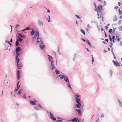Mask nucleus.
Returning <instances> with one entry per match:
<instances>
[{
    "instance_id": "1",
    "label": "nucleus",
    "mask_w": 122,
    "mask_h": 122,
    "mask_svg": "<svg viewBox=\"0 0 122 122\" xmlns=\"http://www.w3.org/2000/svg\"><path fill=\"white\" fill-rule=\"evenodd\" d=\"M75 96L76 97H75V99L76 101V102L77 104H76V107L79 108H80V106L81 105V103H80V100L79 98L78 97H80V95L75 94Z\"/></svg>"
},
{
    "instance_id": "2",
    "label": "nucleus",
    "mask_w": 122,
    "mask_h": 122,
    "mask_svg": "<svg viewBox=\"0 0 122 122\" xmlns=\"http://www.w3.org/2000/svg\"><path fill=\"white\" fill-rule=\"evenodd\" d=\"M49 114L50 118L54 121H56V118L53 116V114L50 112H49Z\"/></svg>"
},
{
    "instance_id": "3",
    "label": "nucleus",
    "mask_w": 122,
    "mask_h": 122,
    "mask_svg": "<svg viewBox=\"0 0 122 122\" xmlns=\"http://www.w3.org/2000/svg\"><path fill=\"white\" fill-rule=\"evenodd\" d=\"M18 36L22 38H25L26 37V36L25 35H22L20 33H18Z\"/></svg>"
},
{
    "instance_id": "4",
    "label": "nucleus",
    "mask_w": 122,
    "mask_h": 122,
    "mask_svg": "<svg viewBox=\"0 0 122 122\" xmlns=\"http://www.w3.org/2000/svg\"><path fill=\"white\" fill-rule=\"evenodd\" d=\"M21 50V49L20 48V47L17 46L15 50V53H17Z\"/></svg>"
},
{
    "instance_id": "5",
    "label": "nucleus",
    "mask_w": 122,
    "mask_h": 122,
    "mask_svg": "<svg viewBox=\"0 0 122 122\" xmlns=\"http://www.w3.org/2000/svg\"><path fill=\"white\" fill-rule=\"evenodd\" d=\"M17 66L19 69H21V67H22V65L21 63H18L17 64Z\"/></svg>"
},
{
    "instance_id": "6",
    "label": "nucleus",
    "mask_w": 122,
    "mask_h": 122,
    "mask_svg": "<svg viewBox=\"0 0 122 122\" xmlns=\"http://www.w3.org/2000/svg\"><path fill=\"white\" fill-rule=\"evenodd\" d=\"M20 70H18L17 71V79L19 80L20 78Z\"/></svg>"
},
{
    "instance_id": "7",
    "label": "nucleus",
    "mask_w": 122,
    "mask_h": 122,
    "mask_svg": "<svg viewBox=\"0 0 122 122\" xmlns=\"http://www.w3.org/2000/svg\"><path fill=\"white\" fill-rule=\"evenodd\" d=\"M30 30V27H26L25 29H22L21 30V31L22 32H23L24 31L27 30Z\"/></svg>"
},
{
    "instance_id": "8",
    "label": "nucleus",
    "mask_w": 122,
    "mask_h": 122,
    "mask_svg": "<svg viewBox=\"0 0 122 122\" xmlns=\"http://www.w3.org/2000/svg\"><path fill=\"white\" fill-rule=\"evenodd\" d=\"M76 110L78 114L80 116H81V111L79 109H76Z\"/></svg>"
},
{
    "instance_id": "9",
    "label": "nucleus",
    "mask_w": 122,
    "mask_h": 122,
    "mask_svg": "<svg viewBox=\"0 0 122 122\" xmlns=\"http://www.w3.org/2000/svg\"><path fill=\"white\" fill-rule=\"evenodd\" d=\"M36 40H37V41L36 42L37 43L40 42L42 41H41V38H40L39 36L37 37Z\"/></svg>"
},
{
    "instance_id": "10",
    "label": "nucleus",
    "mask_w": 122,
    "mask_h": 122,
    "mask_svg": "<svg viewBox=\"0 0 122 122\" xmlns=\"http://www.w3.org/2000/svg\"><path fill=\"white\" fill-rule=\"evenodd\" d=\"M31 31L30 33V35L31 36H33V35L35 33V31L34 28H32L31 29Z\"/></svg>"
},
{
    "instance_id": "11",
    "label": "nucleus",
    "mask_w": 122,
    "mask_h": 122,
    "mask_svg": "<svg viewBox=\"0 0 122 122\" xmlns=\"http://www.w3.org/2000/svg\"><path fill=\"white\" fill-rule=\"evenodd\" d=\"M114 65L116 66H120V64L117 61H116L115 62V63L114 64Z\"/></svg>"
},
{
    "instance_id": "12",
    "label": "nucleus",
    "mask_w": 122,
    "mask_h": 122,
    "mask_svg": "<svg viewBox=\"0 0 122 122\" xmlns=\"http://www.w3.org/2000/svg\"><path fill=\"white\" fill-rule=\"evenodd\" d=\"M65 77H64V80L66 82H69V79H68V77L67 76H65Z\"/></svg>"
},
{
    "instance_id": "13",
    "label": "nucleus",
    "mask_w": 122,
    "mask_h": 122,
    "mask_svg": "<svg viewBox=\"0 0 122 122\" xmlns=\"http://www.w3.org/2000/svg\"><path fill=\"white\" fill-rule=\"evenodd\" d=\"M38 23L40 26H41L42 25V26H43V23L41 22L39 20H38Z\"/></svg>"
},
{
    "instance_id": "14",
    "label": "nucleus",
    "mask_w": 122,
    "mask_h": 122,
    "mask_svg": "<svg viewBox=\"0 0 122 122\" xmlns=\"http://www.w3.org/2000/svg\"><path fill=\"white\" fill-rule=\"evenodd\" d=\"M30 103L32 105H35L36 104V103L33 101L30 100Z\"/></svg>"
},
{
    "instance_id": "15",
    "label": "nucleus",
    "mask_w": 122,
    "mask_h": 122,
    "mask_svg": "<svg viewBox=\"0 0 122 122\" xmlns=\"http://www.w3.org/2000/svg\"><path fill=\"white\" fill-rule=\"evenodd\" d=\"M55 68V67L54 64L51 65V69L52 70H53Z\"/></svg>"
},
{
    "instance_id": "16",
    "label": "nucleus",
    "mask_w": 122,
    "mask_h": 122,
    "mask_svg": "<svg viewBox=\"0 0 122 122\" xmlns=\"http://www.w3.org/2000/svg\"><path fill=\"white\" fill-rule=\"evenodd\" d=\"M117 20V17L116 15H115L113 18V21L114 22Z\"/></svg>"
},
{
    "instance_id": "17",
    "label": "nucleus",
    "mask_w": 122,
    "mask_h": 122,
    "mask_svg": "<svg viewBox=\"0 0 122 122\" xmlns=\"http://www.w3.org/2000/svg\"><path fill=\"white\" fill-rule=\"evenodd\" d=\"M45 46L44 44L43 45H40V46H39V47L42 50H43V49L45 47Z\"/></svg>"
},
{
    "instance_id": "18",
    "label": "nucleus",
    "mask_w": 122,
    "mask_h": 122,
    "mask_svg": "<svg viewBox=\"0 0 122 122\" xmlns=\"http://www.w3.org/2000/svg\"><path fill=\"white\" fill-rule=\"evenodd\" d=\"M15 59L16 63L17 64L19 63L20 60L19 58L18 57H15Z\"/></svg>"
},
{
    "instance_id": "19",
    "label": "nucleus",
    "mask_w": 122,
    "mask_h": 122,
    "mask_svg": "<svg viewBox=\"0 0 122 122\" xmlns=\"http://www.w3.org/2000/svg\"><path fill=\"white\" fill-rule=\"evenodd\" d=\"M55 72L56 74L57 75H58L60 73L59 71V70L57 69H56L55 70Z\"/></svg>"
},
{
    "instance_id": "20",
    "label": "nucleus",
    "mask_w": 122,
    "mask_h": 122,
    "mask_svg": "<svg viewBox=\"0 0 122 122\" xmlns=\"http://www.w3.org/2000/svg\"><path fill=\"white\" fill-rule=\"evenodd\" d=\"M19 45V43L18 42V39L16 40L15 42V45L16 46H17Z\"/></svg>"
},
{
    "instance_id": "21",
    "label": "nucleus",
    "mask_w": 122,
    "mask_h": 122,
    "mask_svg": "<svg viewBox=\"0 0 122 122\" xmlns=\"http://www.w3.org/2000/svg\"><path fill=\"white\" fill-rule=\"evenodd\" d=\"M80 31L84 35H85V31L83 29H80Z\"/></svg>"
},
{
    "instance_id": "22",
    "label": "nucleus",
    "mask_w": 122,
    "mask_h": 122,
    "mask_svg": "<svg viewBox=\"0 0 122 122\" xmlns=\"http://www.w3.org/2000/svg\"><path fill=\"white\" fill-rule=\"evenodd\" d=\"M34 115L35 116L36 118L37 119L38 118V114L36 112H35L34 113Z\"/></svg>"
},
{
    "instance_id": "23",
    "label": "nucleus",
    "mask_w": 122,
    "mask_h": 122,
    "mask_svg": "<svg viewBox=\"0 0 122 122\" xmlns=\"http://www.w3.org/2000/svg\"><path fill=\"white\" fill-rule=\"evenodd\" d=\"M68 82V83L67 84V86H68L71 89V86H70V83L69 81V82Z\"/></svg>"
},
{
    "instance_id": "24",
    "label": "nucleus",
    "mask_w": 122,
    "mask_h": 122,
    "mask_svg": "<svg viewBox=\"0 0 122 122\" xmlns=\"http://www.w3.org/2000/svg\"><path fill=\"white\" fill-rule=\"evenodd\" d=\"M17 37L19 39L18 41L19 42H21L22 41L23 39L22 38H20L19 36H18Z\"/></svg>"
},
{
    "instance_id": "25",
    "label": "nucleus",
    "mask_w": 122,
    "mask_h": 122,
    "mask_svg": "<svg viewBox=\"0 0 122 122\" xmlns=\"http://www.w3.org/2000/svg\"><path fill=\"white\" fill-rule=\"evenodd\" d=\"M20 81H19L18 82L17 84V87L20 88V85H19Z\"/></svg>"
},
{
    "instance_id": "26",
    "label": "nucleus",
    "mask_w": 122,
    "mask_h": 122,
    "mask_svg": "<svg viewBox=\"0 0 122 122\" xmlns=\"http://www.w3.org/2000/svg\"><path fill=\"white\" fill-rule=\"evenodd\" d=\"M112 31H113L112 29H109V30L108 32L109 33H113Z\"/></svg>"
},
{
    "instance_id": "27",
    "label": "nucleus",
    "mask_w": 122,
    "mask_h": 122,
    "mask_svg": "<svg viewBox=\"0 0 122 122\" xmlns=\"http://www.w3.org/2000/svg\"><path fill=\"white\" fill-rule=\"evenodd\" d=\"M63 75L62 76H61V77H60V78L61 79H64V78L65 77V76H64V75Z\"/></svg>"
},
{
    "instance_id": "28",
    "label": "nucleus",
    "mask_w": 122,
    "mask_h": 122,
    "mask_svg": "<svg viewBox=\"0 0 122 122\" xmlns=\"http://www.w3.org/2000/svg\"><path fill=\"white\" fill-rule=\"evenodd\" d=\"M118 102H119V106L120 107H122V105L121 104V103L120 101L119 100H118Z\"/></svg>"
},
{
    "instance_id": "29",
    "label": "nucleus",
    "mask_w": 122,
    "mask_h": 122,
    "mask_svg": "<svg viewBox=\"0 0 122 122\" xmlns=\"http://www.w3.org/2000/svg\"><path fill=\"white\" fill-rule=\"evenodd\" d=\"M35 36H37V37L39 36V32L35 33Z\"/></svg>"
},
{
    "instance_id": "30",
    "label": "nucleus",
    "mask_w": 122,
    "mask_h": 122,
    "mask_svg": "<svg viewBox=\"0 0 122 122\" xmlns=\"http://www.w3.org/2000/svg\"><path fill=\"white\" fill-rule=\"evenodd\" d=\"M98 11L100 12L101 10H102V9L99 6H98Z\"/></svg>"
},
{
    "instance_id": "31",
    "label": "nucleus",
    "mask_w": 122,
    "mask_h": 122,
    "mask_svg": "<svg viewBox=\"0 0 122 122\" xmlns=\"http://www.w3.org/2000/svg\"><path fill=\"white\" fill-rule=\"evenodd\" d=\"M16 57L17 58L18 56L19 57L20 56V53H18L17 52V53H16Z\"/></svg>"
},
{
    "instance_id": "32",
    "label": "nucleus",
    "mask_w": 122,
    "mask_h": 122,
    "mask_svg": "<svg viewBox=\"0 0 122 122\" xmlns=\"http://www.w3.org/2000/svg\"><path fill=\"white\" fill-rule=\"evenodd\" d=\"M110 76H112L113 74V71L111 70H110Z\"/></svg>"
},
{
    "instance_id": "33",
    "label": "nucleus",
    "mask_w": 122,
    "mask_h": 122,
    "mask_svg": "<svg viewBox=\"0 0 122 122\" xmlns=\"http://www.w3.org/2000/svg\"><path fill=\"white\" fill-rule=\"evenodd\" d=\"M34 108L35 109H36V110H40V109H39V108L38 107H34Z\"/></svg>"
},
{
    "instance_id": "34",
    "label": "nucleus",
    "mask_w": 122,
    "mask_h": 122,
    "mask_svg": "<svg viewBox=\"0 0 122 122\" xmlns=\"http://www.w3.org/2000/svg\"><path fill=\"white\" fill-rule=\"evenodd\" d=\"M104 5H103V7L104 6L106 5H107V3L105 1H103Z\"/></svg>"
},
{
    "instance_id": "35",
    "label": "nucleus",
    "mask_w": 122,
    "mask_h": 122,
    "mask_svg": "<svg viewBox=\"0 0 122 122\" xmlns=\"http://www.w3.org/2000/svg\"><path fill=\"white\" fill-rule=\"evenodd\" d=\"M119 11V15H121L122 14V12L120 10V9H119L118 10Z\"/></svg>"
},
{
    "instance_id": "36",
    "label": "nucleus",
    "mask_w": 122,
    "mask_h": 122,
    "mask_svg": "<svg viewBox=\"0 0 122 122\" xmlns=\"http://www.w3.org/2000/svg\"><path fill=\"white\" fill-rule=\"evenodd\" d=\"M92 64H93V62H94V57L93 56V55H92Z\"/></svg>"
},
{
    "instance_id": "37",
    "label": "nucleus",
    "mask_w": 122,
    "mask_h": 122,
    "mask_svg": "<svg viewBox=\"0 0 122 122\" xmlns=\"http://www.w3.org/2000/svg\"><path fill=\"white\" fill-rule=\"evenodd\" d=\"M113 45V44L112 42H111L110 43V45L109 46L110 47L112 48V46Z\"/></svg>"
},
{
    "instance_id": "38",
    "label": "nucleus",
    "mask_w": 122,
    "mask_h": 122,
    "mask_svg": "<svg viewBox=\"0 0 122 122\" xmlns=\"http://www.w3.org/2000/svg\"><path fill=\"white\" fill-rule=\"evenodd\" d=\"M23 97L25 99H26V95L25 94H23Z\"/></svg>"
},
{
    "instance_id": "39",
    "label": "nucleus",
    "mask_w": 122,
    "mask_h": 122,
    "mask_svg": "<svg viewBox=\"0 0 122 122\" xmlns=\"http://www.w3.org/2000/svg\"><path fill=\"white\" fill-rule=\"evenodd\" d=\"M86 42L88 43V44H89L90 43H91L88 40H87L86 41Z\"/></svg>"
},
{
    "instance_id": "40",
    "label": "nucleus",
    "mask_w": 122,
    "mask_h": 122,
    "mask_svg": "<svg viewBox=\"0 0 122 122\" xmlns=\"http://www.w3.org/2000/svg\"><path fill=\"white\" fill-rule=\"evenodd\" d=\"M79 19H80L79 16L77 15H75Z\"/></svg>"
},
{
    "instance_id": "41",
    "label": "nucleus",
    "mask_w": 122,
    "mask_h": 122,
    "mask_svg": "<svg viewBox=\"0 0 122 122\" xmlns=\"http://www.w3.org/2000/svg\"><path fill=\"white\" fill-rule=\"evenodd\" d=\"M47 55L49 56L48 57H49L50 59H52L53 58L51 56L49 55Z\"/></svg>"
},
{
    "instance_id": "42",
    "label": "nucleus",
    "mask_w": 122,
    "mask_h": 122,
    "mask_svg": "<svg viewBox=\"0 0 122 122\" xmlns=\"http://www.w3.org/2000/svg\"><path fill=\"white\" fill-rule=\"evenodd\" d=\"M119 29L121 31H122V25L120 26L119 28Z\"/></svg>"
},
{
    "instance_id": "43",
    "label": "nucleus",
    "mask_w": 122,
    "mask_h": 122,
    "mask_svg": "<svg viewBox=\"0 0 122 122\" xmlns=\"http://www.w3.org/2000/svg\"><path fill=\"white\" fill-rule=\"evenodd\" d=\"M16 25V26L15 27V28H17L19 26H20V25H19L18 24H17L16 25Z\"/></svg>"
},
{
    "instance_id": "44",
    "label": "nucleus",
    "mask_w": 122,
    "mask_h": 122,
    "mask_svg": "<svg viewBox=\"0 0 122 122\" xmlns=\"http://www.w3.org/2000/svg\"><path fill=\"white\" fill-rule=\"evenodd\" d=\"M56 121L57 122H62V121L61 120H57Z\"/></svg>"
},
{
    "instance_id": "45",
    "label": "nucleus",
    "mask_w": 122,
    "mask_h": 122,
    "mask_svg": "<svg viewBox=\"0 0 122 122\" xmlns=\"http://www.w3.org/2000/svg\"><path fill=\"white\" fill-rule=\"evenodd\" d=\"M41 42V43L39 44V46H40V45H41L43 44V43L42 41H41V42Z\"/></svg>"
},
{
    "instance_id": "46",
    "label": "nucleus",
    "mask_w": 122,
    "mask_h": 122,
    "mask_svg": "<svg viewBox=\"0 0 122 122\" xmlns=\"http://www.w3.org/2000/svg\"><path fill=\"white\" fill-rule=\"evenodd\" d=\"M75 122H78V121H79V120L78 119H77L76 117V119H75Z\"/></svg>"
},
{
    "instance_id": "47",
    "label": "nucleus",
    "mask_w": 122,
    "mask_h": 122,
    "mask_svg": "<svg viewBox=\"0 0 122 122\" xmlns=\"http://www.w3.org/2000/svg\"><path fill=\"white\" fill-rule=\"evenodd\" d=\"M38 106L39 107L44 109V108L41 106L40 104H38Z\"/></svg>"
},
{
    "instance_id": "48",
    "label": "nucleus",
    "mask_w": 122,
    "mask_h": 122,
    "mask_svg": "<svg viewBox=\"0 0 122 122\" xmlns=\"http://www.w3.org/2000/svg\"><path fill=\"white\" fill-rule=\"evenodd\" d=\"M38 106L39 107L44 109V108L41 106L40 104H38Z\"/></svg>"
},
{
    "instance_id": "49",
    "label": "nucleus",
    "mask_w": 122,
    "mask_h": 122,
    "mask_svg": "<svg viewBox=\"0 0 122 122\" xmlns=\"http://www.w3.org/2000/svg\"><path fill=\"white\" fill-rule=\"evenodd\" d=\"M17 89H15V92L17 91H18V90L19 88V87H17Z\"/></svg>"
},
{
    "instance_id": "50",
    "label": "nucleus",
    "mask_w": 122,
    "mask_h": 122,
    "mask_svg": "<svg viewBox=\"0 0 122 122\" xmlns=\"http://www.w3.org/2000/svg\"><path fill=\"white\" fill-rule=\"evenodd\" d=\"M51 62L50 64L51 65H52V64H53V63H54V61L53 60H52L51 61Z\"/></svg>"
},
{
    "instance_id": "51",
    "label": "nucleus",
    "mask_w": 122,
    "mask_h": 122,
    "mask_svg": "<svg viewBox=\"0 0 122 122\" xmlns=\"http://www.w3.org/2000/svg\"><path fill=\"white\" fill-rule=\"evenodd\" d=\"M94 10L96 11H97V12L98 13V10L97 9V8H95L94 9Z\"/></svg>"
},
{
    "instance_id": "52",
    "label": "nucleus",
    "mask_w": 122,
    "mask_h": 122,
    "mask_svg": "<svg viewBox=\"0 0 122 122\" xmlns=\"http://www.w3.org/2000/svg\"><path fill=\"white\" fill-rule=\"evenodd\" d=\"M122 21V20H119V22L118 23V24L119 25H120L121 24V21Z\"/></svg>"
},
{
    "instance_id": "53",
    "label": "nucleus",
    "mask_w": 122,
    "mask_h": 122,
    "mask_svg": "<svg viewBox=\"0 0 122 122\" xmlns=\"http://www.w3.org/2000/svg\"><path fill=\"white\" fill-rule=\"evenodd\" d=\"M115 36H113L112 37V40H115Z\"/></svg>"
},
{
    "instance_id": "54",
    "label": "nucleus",
    "mask_w": 122,
    "mask_h": 122,
    "mask_svg": "<svg viewBox=\"0 0 122 122\" xmlns=\"http://www.w3.org/2000/svg\"><path fill=\"white\" fill-rule=\"evenodd\" d=\"M118 8V7L117 6H116L114 7V9H117Z\"/></svg>"
},
{
    "instance_id": "55",
    "label": "nucleus",
    "mask_w": 122,
    "mask_h": 122,
    "mask_svg": "<svg viewBox=\"0 0 122 122\" xmlns=\"http://www.w3.org/2000/svg\"><path fill=\"white\" fill-rule=\"evenodd\" d=\"M81 40H82L84 42H85L86 41V40L85 39H83L82 38H81Z\"/></svg>"
},
{
    "instance_id": "56",
    "label": "nucleus",
    "mask_w": 122,
    "mask_h": 122,
    "mask_svg": "<svg viewBox=\"0 0 122 122\" xmlns=\"http://www.w3.org/2000/svg\"><path fill=\"white\" fill-rule=\"evenodd\" d=\"M113 32H114L115 31V30L117 28H114V27H113Z\"/></svg>"
},
{
    "instance_id": "57",
    "label": "nucleus",
    "mask_w": 122,
    "mask_h": 122,
    "mask_svg": "<svg viewBox=\"0 0 122 122\" xmlns=\"http://www.w3.org/2000/svg\"><path fill=\"white\" fill-rule=\"evenodd\" d=\"M113 48H112V49H111V51H112V54H113V55H114V53L113 52Z\"/></svg>"
},
{
    "instance_id": "58",
    "label": "nucleus",
    "mask_w": 122,
    "mask_h": 122,
    "mask_svg": "<svg viewBox=\"0 0 122 122\" xmlns=\"http://www.w3.org/2000/svg\"><path fill=\"white\" fill-rule=\"evenodd\" d=\"M101 8H102V9L103 8V6H102V5H99V6Z\"/></svg>"
},
{
    "instance_id": "59",
    "label": "nucleus",
    "mask_w": 122,
    "mask_h": 122,
    "mask_svg": "<svg viewBox=\"0 0 122 122\" xmlns=\"http://www.w3.org/2000/svg\"><path fill=\"white\" fill-rule=\"evenodd\" d=\"M37 36H35V35L33 37V39H36Z\"/></svg>"
},
{
    "instance_id": "60",
    "label": "nucleus",
    "mask_w": 122,
    "mask_h": 122,
    "mask_svg": "<svg viewBox=\"0 0 122 122\" xmlns=\"http://www.w3.org/2000/svg\"><path fill=\"white\" fill-rule=\"evenodd\" d=\"M118 5L120 6L122 4L120 2H118Z\"/></svg>"
},
{
    "instance_id": "61",
    "label": "nucleus",
    "mask_w": 122,
    "mask_h": 122,
    "mask_svg": "<svg viewBox=\"0 0 122 122\" xmlns=\"http://www.w3.org/2000/svg\"><path fill=\"white\" fill-rule=\"evenodd\" d=\"M35 33L39 32L38 30L37 29H36L35 30Z\"/></svg>"
},
{
    "instance_id": "62",
    "label": "nucleus",
    "mask_w": 122,
    "mask_h": 122,
    "mask_svg": "<svg viewBox=\"0 0 122 122\" xmlns=\"http://www.w3.org/2000/svg\"><path fill=\"white\" fill-rule=\"evenodd\" d=\"M105 41H107V42H108V39H105Z\"/></svg>"
},
{
    "instance_id": "63",
    "label": "nucleus",
    "mask_w": 122,
    "mask_h": 122,
    "mask_svg": "<svg viewBox=\"0 0 122 122\" xmlns=\"http://www.w3.org/2000/svg\"><path fill=\"white\" fill-rule=\"evenodd\" d=\"M18 93L19 95H20L21 94V92L20 91H19L18 92Z\"/></svg>"
},
{
    "instance_id": "64",
    "label": "nucleus",
    "mask_w": 122,
    "mask_h": 122,
    "mask_svg": "<svg viewBox=\"0 0 122 122\" xmlns=\"http://www.w3.org/2000/svg\"><path fill=\"white\" fill-rule=\"evenodd\" d=\"M120 45L121 46H122V41H120Z\"/></svg>"
}]
</instances>
